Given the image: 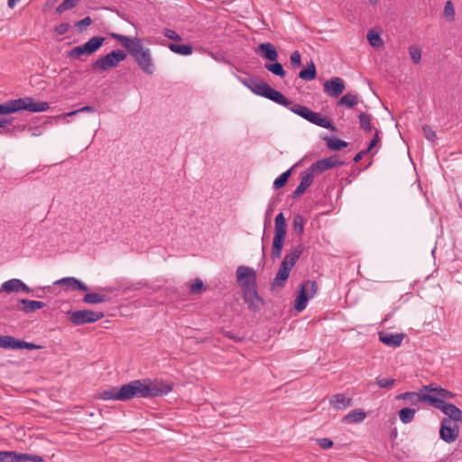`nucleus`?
<instances>
[{
    "label": "nucleus",
    "instance_id": "obj_61",
    "mask_svg": "<svg viewBox=\"0 0 462 462\" xmlns=\"http://www.w3.org/2000/svg\"><path fill=\"white\" fill-rule=\"evenodd\" d=\"M19 0H8V6L10 8H14V6L15 5L16 2H18Z\"/></svg>",
    "mask_w": 462,
    "mask_h": 462
},
{
    "label": "nucleus",
    "instance_id": "obj_19",
    "mask_svg": "<svg viewBox=\"0 0 462 462\" xmlns=\"http://www.w3.org/2000/svg\"><path fill=\"white\" fill-rule=\"evenodd\" d=\"M403 334H392V333H384L381 332L379 334V339L381 342L385 344L386 346L392 347L400 346L403 340Z\"/></svg>",
    "mask_w": 462,
    "mask_h": 462
},
{
    "label": "nucleus",
    "instance_id": "obj_27",
    "mask_svg": "<svg viewBox=\"0 0 462 462\" xmlns=\"http://www.w3.org/2000/svg\"><path fill=\"white\" fill-rule=\"evenodd\" d=\"M326 141L328 148L331 151H340L341 149L347 147L348 143L343 140L336 137L326 136L323 138Z\"/></svg>",
    "mask_w": 462,
    "mask_h": 462
},
{
    "label": "nucleus",
    "instance_id": "obj_41",
    "mask_svg": "<svg viewBox=\"0 0 462 462\" xmlns=\"http://www.w3.org/2000/svg\"><path fill=\"white\" fill-rule=\"evenodd\" d=\"M290 66L292 69H297L301 66V55L299 51H294L290 57Z\"/></svg>",
    "mask_w": 462,
    "mask_h": 462
},
{
    "label": "nucleus",
    "instance_id": "obj_34",
    "mask_svg": "<svg viewBox=\"0 0 462 462\" xmlns=\"http://www.w3.org/2000/svg\"><path fill=\"white\" fill-rule=\"evenodd\" d=\"M19 279H11L5 282L0 288V292L5 291L7 293L18 292L19 291Z\"/></svg>",
    "mask_w": 462,
    "mask_h": 462
},
{
    "label": "nucleus",
    "instance_id": "obj_14",
    "mask_svg": "<svg viewBox=\"0 0 462 462\" xmlns=\"http://www.w3.org/2000/svg\"><path fill=\"white\" fill-rule=\"evenodd\" d=\"M291 268L287 267L285 263H281L278 273H276L273 282L271 285L272 291H278L284 287L287 279L290 276Z\"/></svg>",
    "mask_w": 462,
    "mask_h": 462
},
{
    "label": "nucleus",
    "instance_id": "obj_17",
    "mask_svg": "<svg viewBox=\"0 0 462 462\" xmlns=\"http://www.w3.org/2000/svg\"><path fill=\"white\" fill-rule=\"evenodd\" d=\"M55 285L67 286L70 290H79L88 291L89 287L74 277H66L60 279L54 282Z\"/></svg>",
    "mask_w": 462,
    "mask_h": 462
},
{
    "label": "nucleus",
    "instance_id": "obj_16",
    "mask_svg": "<svg viewBox=\"0 0 462 462\" xmlns=\"http://www.w3.org/2000/svg\"><path fill=\"white\" fill-rule=\"evenodd\" d=\"M313 182V175L311 172L303 171L301 173V179L299 186L296 188V189L292 193V199H298L300 197L312 184Z\"/></svg>",
    "mask_w": 462,
    "mask_h": 462
},
{
    "label": "nucleus",
    "instance_id": "obj_63",
    "mask_svg": "<svg viewBox=\"0 0 462 462\" xmlns=\"http://www.w3.org/2000/svg\"><path fill=\"white\" fill-rule=\"evenodd\" d=\"M369 2H370L372 5H375V4L378 2V0H369Z\"/></svg>",
    "mask_w": 462,
    "mask_h": 462
},
{
    "label": "nucleus",
    "instance_id": "obj_25",
    "mask_svg": "<svg viewBox=\"0 0 462 462\" xmlns=\"http://www.w3.org/2000/svg\"><path fill=\"white\" fill-rule=\"evenodd\" d=\"M366 417V413L360 410V409H356V410H354L352 411H350L348 414H346L344 418H343V422H346V423H358V422H361L363 421Z\"/></svg>",
    "mask_w": 462,
    "mask_h": 462
},
{
    "label": "nucleus",
    "instance_id": "obj_53",
    "mask_svg": "<svg viewBox=\"0 0 462 462\" xmlns=\"http://www.w3.org/2000/svg\"><path fill=\"white\" fill-rule=\"evenodd\" d=\"M319 445L323 449H328L329 448L333 447V441L329 439L324 438V439H317Z\"/></svg>",
    "mask_w": 462,
    "mask_h": 462
},
{
    "label": "nucleus",
    "instance_id": "obj_31",
    "mask_svg": "<svg viewBox=\"0 0 462 462\" xmlns=\"http://www.w3.org/2000/svg\"><path fill=\"white\" fill-rule=\"evenodd\" d=\"M168 47L171 51L181 55H190L193 51L190 44H176L171 42L168 44Z\"/></svg>",
    "mask_w": 462,
    "mask_h": 462
},
{
    "label": "nucleus",
    "instance_id": "obj_35",
    "mask_svg": "<svg viewBox=\"0 0 462 462\" xmlns=\"http://www.w3.org/2000/svg\"><path fill=\"white\" fill-rule=\"evenodd\" d=\"M415 412H416V411L414 409L403 408L399 411L400 420L403 423H409L414 419Z\"/></svg>",
    "mask_w": 462,
    "mask_h": 462
},
{
    "label": "nucleus",
    "instance_id": "obj_18",
    "mask_svg": "<svg viewBox=\"0 0 462 462\" xmlns=\"http://www.w3.org/2000/svg\"><path fill=\"white\" fill-rule=\"evenodd\" d=\"M398 398L408 400L411 404H416L418 402H427L430 404V399H433V396L428 393L407 392L399 395Z\"/></svg>",
    "mask_w": 462,
    "mask_h": 462
},
{
    "label": "nucleus",
    "instance_id": "obj_5",
    "mask_svg": "<svg viewBox=\"0 0 462 462\" xmlns=\"http://www.w3.org/2000/svg\"><path fill=\"white\" fill-rule=\"evenodd\" d=\"M127 57V54L122 50H115L111 52L107 53L104 57L97 59L92 64V69L95 71L97 70H109L116 68L119 62L125 60Z\"/></svg>",
    "mask_w": 462,
    "mask_h": 462
},
{
    "label": "nucleus",
    "instance_id": "obj_64",
    "mask_svg": "<svg viewBox=\"0 0 462 462\" xmlns=\"http://www.w3.org/2000/svg\"><path fill=\"white\" fill-rule=\"evenodd\" d=\"M459 207H460V208H462V202L459 203Z\"/></svg>",
    "mask_w": 462,
    "mask_h": 462
},
{
    "label": "nucleus",
    "instance_id": "obj_8",
    "mask_svg": "<svg viewBox=\"0 0 462 462\" xmlns=\"http://www.w3.org/2000/svg\"><path fill=\"white\" fill-rule=\"evenodd\" d=\"M318 290V284L315 281L308 280L300 285L298 296L295 300L294 308L297 311H302L307 305L310 298H312Z\"/></svg>",
    "mask_w": 462,
    "mask_h": 462
},
{
    "label": "nucleus",
    "instance_id": "obj_15",
    "mask_svg": "<svg viewBox=\"0 0 462 462\" xmlns=\"http://www.w3.org/2000/svg\"><path fill=\"white\" fill-rule=\"evenodd\" d=\"M256 52L270 61H276L279 57L276 48L271 42L260 43L256 49Z\"/></svg>",
    "mask_w": 462,
    "mask_h": 462
},
{
    "label": "nucleus",
    "instance_id": "obj_13",
    "mask_svg": "<svg viewBox=\"0 0 462 462\" xmlns=\"http://www.w3.org/2000/svg\"><path fill=\"white\" fill-rule=\"evenodd\" d=\"M243 299L247 304L249 310L253 312H258L261 310V307L264 305V300L259 295L256 289L250 291H245V293H243Z\"/></svg>",
    "mask_w": 462,
    "mask_h": 462
},
{
    "label": "nucleus",
    "instance_id": "obj_56",
    "mask_svg": "<svg viewBox=\"0 0 462 462\" xmlns=\"http://www.w3.org/2000/svg\"><path fill=\"white\" fill-rule=\"evenodd\" d=\"M94 111H95L94 106H86L81 107L80 109H78V110H75L73 112L69 113L68 116H74V115H76V114H78L79 112H90V113H92Z\"/></svg>",
    "mask_w": 462,
    "mask_h": 462
},
{
    "label": "nucleus",
    "instance_id": "obj_45",
    "mask_svg": "<svg viewBox=\"0 0 462 462\" xmlns=\"http://www.w3.org/2000/svg\"><path fill=\"white\" fill-rule=\"evenodd\" d=\"M204 287L203 282L199 278H196L190 285L189 291L192 294L199 293Z\"/></svg>",
    "mask_w": 462,
    "mask_h": 462
},
{
    "label": "nucleus",
    "instance_id": "obj_2",
    "mask_svg": "<svg viewBox=\"0 0 462 462\" xmlns=\"http://www.w3.org/2000/svg\"><path fill=\"white\" fill-rule=\"evenodd\" d=\"M172 390L170 383L155 382L146 383L144 381L136 380L122 385L119 389L112 387L99 393L103 400L127 401L134 396L149 398L167 394Z\"/></svg>",
    "mask_w": 462,
    "mask_h": 462
},
{
    "label": "nucleus",
    "instance_id": "obj_4",
    "mask_svg": "<svg viewBox=\"0 0 462 462\" xmlns=\"http://www.w3.org/2000/svg\"><path fill=\"white\" fill-rule=\"evenodd\" d=\"M102 36H94L82 45L72 48L67 54L70 60H82V56H89L97 51L105 42Z\"/></svg>",
    "mask_w": 462,
    "mask_h": 462
},
{
    "label": "nucleus",
    "instance_id": "obj_59",
    "mask_svg": "<svg viewBox=\"0 0 462 462\" xmlns=\"http://www.w3.org/2000/svg\"><path fill=\"white\" fill-rule=\"evenodd\" d=\"M370 152V150L368 148L359 152L356 156L354 157V162H358L365 155L368 154Z\"/></svg>",
    "mask_w": 462,
    "mask_h": 462
},
{
    "label": "nucleus",
    "instance_id": "obj_11",
    "mask_svg": "<svg viewBox=\"0 0 462 462\" xmlns=\"http://www.w3.org/2000/svg\"><path fill=\"white\" fill-rule=\"evenodd\" d=\"M459 434L457 422L451 421L449 419H443L440 423L439 436L447 443L454 442Z\"/></svg>",
    "mask_w": 462,
    "mask_h": 462
},
{
    "label": "nucleus",
    "instance_id": "obj_57",
    "mask_svg": "<svg viewBox=\"0 0 462 462\" xmlns=\"http://www.w3.org/2000/svg\"><path fill=\"white\" fill-rule=\"evenodd\" d=\"M379 133V130H375L374 136L367 147L370 151L380 142Z\"/></svg>",
    "mask_w": 462,
    "mask_h": 462
},
{
    "label": "nucleus",
    "instance_id": "obj_52",
    "mask_svg": "<svg viewBox=\"0 0 462 462\" xmlns=\"http://www.w3.org/2000/svg\"><path fill=\"white\" fill-rule=\"evenodd\" d=\"M422 130H423V133H424V134H425V137H426L428 140H430V141H431V142H434V139H435V137H436V134H435V132L431 129V127H430V126H429V125H424V126L422 127Z\"/></svg>",
    "mask_w": 462,
    "mask_h": 462
},
{
    "label": "nucleus",
    "instance_id": "obj_55",
    "mask_svg": "<svg viewBox=\"0 0 462 462\" xmlns=\"http://www.w3.org/2000/svg\"><path fill=\"white\" fill-rule=\"evenodd\" d=\"M0 462H13L12 451H0Z\"/></svg>",
    "mask_w": 462,
    "mask_h": 462
},
{
    "label": "nucleus",
    "instance_id": "obj_21",
    "mask_svg": "<svg viewBox=\"0 0 462 462\" xmlns=\"http://www.w3.org/2000/svg\"><path fill=\"white\" fill-rule=\"evenodd\" d=\"M19 303L23 305L20 310L24 313H32L36 311L37 310L42 309L45 306V303L38 300H31L27 299H22L19 300Z\"/></svg>",
    "mask_w": 462,
    "mask_h": 462
},
{
    "label": "nucleus",
    "instance_id": "obj_62",
    "mask_svg": "<svg viewBox=\"0 0 462 462\" xmlns=\"http://www.w3.org/2000/svg\"><path fill=\"white\" fill-rule=\"evenodd\" d=\"M111 36L116 39V41L120 42V39L122 37V34H117V33H112Z\"/></svg>",
    "mask_w": 462,
    "mask_h": 462
},
{
    "label": "nucleus",
    "instance_id": "obj_29",
    "mask_svg": "<svg viewBox=\"0 0 462 462\" xmlns=\"http://www.w3.org/2000/svg\"><path fill=\"white\" fill-rule=\"evenodd\" d=\"M119 42L128 51L129 53H131V51H133V50L142 42V40L137 37L131 38L129 36L122 35Z\"/></svg>",
    "mask_w": 462,
    "mask_h": 462
},
{
    "label": "nucleus",
    "instance_id": "obj_26",
    "mask_svg": "<svg viewBox=\"0 0 462 462\" xmlns=\"http://www.w3.org/2000/svg\"><path fill=\"white\" fill-rule=\"evenodd\" d=\"M109 300H110V298L107 297L106 295L97 293V292L87 293L83 297V301L85 303H89V304L107 302Z\"/></svg>",
    "mask_w": 462,
    "mask_h": 462
},
{
    "label": "nucleus",
    "instance_id": "obj_1",
    "mask_svg": "<svg viewBox=\"0 0 462 462\" xmlns=\"http://www.w3.org/2000/svg\"><path fill=\"white\" fill-rule=\"evenodd\" d=\"M244 84L255 95L263 97L285 107H289L291 112L314 125L332 131L337 130L331 120L320 116L319 114L311 111L305 106L292 104V101L287 98L282 92L273 88L269 84L261 79H249L245 81Z\"/></svg>",
    "mask_w": 462,
    "mask_h": 462
},
{
    "label": "nucleus",
    "instance_id": "obj_39",
    "mask_svg": "<svg viewBox=\"0 0 462 462\" xmlns=\"http://www.w3.org/2000/svg\"><path fill=\"white\" fill-rule=\"evenodd\" d=\"M367 40L373 47H381L383 44V41L379 33L372 30L367 32Z\"/></svg>",
    "mask_w": 462,
    "mask_h": 462
},
{
    "label": "nucleus",
    "instance_id": "obj_23",
    "mask_svg": "<svg viewBox=\"0 0 462 462\" xmlns=\"http://www.w3.org/2000/svg\"><path fill=\"white\" fill-rule=\"evenodd\" d=\"M317 77L316 66L312 60L299 73V78L302 80L310 81Z\"/></svg>",
    "mask_w": 462,
    "mask_h": 462
},
{
    "label": "nucleus",
    "instance_id": "obj_36",
    "mask_svg": "<svg viewBox=\"0 0 462 462\" xmlns=\"http://www.w3.org/2000/svg\"><path fill=\"white\" fill-rule=\"evenodd\" d=\"M292 168L286 171L285 172L282 173L274 181H273V188L275 189H279L286 185L289 178L291 175Z\"/></svg>",
    "mask_w": 462,
    "mask_h": 462
},
{
    "label": "nucleus",
    "instance_id": "obj_6",
    "mask_svg": "<svg viewBox=\"0 0 462 462\" xmlns=\"http://www.w3.org/2000/svg\"><path fill=\"white\" fill-rule=\"evenodd\" d=\"M130 55L134 59L135 62L143 72L149 75L153 73L154 68L150 50L144 48L142 42L131 51Z\"/></svg>",
    "mask_w": 462,
    "mask_h": 462
},
{
    "label": "nucleus",
    "instance_id": "obj_58",
    "mask_svg": "<svg viewBox=\"0 0 462 462\" xmlns=\"http://www.w3.org/2000/svg\"><path fill=\"white\" fill-rule=\"evenodd\" d=\"M222 333L225 337L234 340V341H241L242 340V337L236 336V334H234L232 331H228V330H224L222 329Z\"/></svg>",
    "mask_w": 462,
    "mask_h": 462
},
{
    "label": "nucleus",
    "instance_id": "obj_38",
    "mask_svg": "<svg viewBox=\"0 0 462 462\" xmlns=\"http://www.w3.org/2000/svg\"><path fill=\"white\" fill-rule=\"evenodd\" d=\"M358 118L360 127L365 132H370L372 130L371 116L366 113H360Z\"/></svg>",
    "mask_w": 462,
    "mask_h": 462
},
{
    "label": "nucleus",
    "instance_id": "obj_33",
    "mask_svg": "<svg viewBox=\"0 0 462 462\" xmlns=\"http://www.w3.org/2000/svg\"><path fill=\"white\" fill-rule=\"evenodd\" d=\"M329 169L330 168L328 167V162L324 158V159L319 160V161L315 162L314 163H312L308 171L310 172H311L312 174L313 173L320 174Z\"/></svg>",
    "mask_w": 462,
    "mask_h": 462
},
{
    "label": "nucleus",
    "instance_id": "obj_43",
    "mask_svg": "<svg viewBox=\"0 0 462 462\" xmlns=\"http://www.w3.org/2000/svg\"><path fill=\"white\" fill-rule=\"evenodd\" d=\"M409 53L415 64H418L421 59V50L417 46H411L409 48Z\"/></svg>",
    "mask_w": 462,
    "mask_h": 462
},
{
    "label": "nucleus",
    "instance_id": "obj_24",
    "mask_svg": "<svg viewBox=\"0 0 462 462\" xmlns=\"http://www.w3.org/2000/svg\"><path fill=\"white\" fill-rule=\"evenodd\" d=\"M13 462H43L42 457L33 454H20L15 451H12Z\"/></svg>",
    "mask_w": 462,
    "mask_h": 462
},
{
    "label": "nucleus",
    "instance_id": "obj_9",
    "mask_svg": "<svg viewBox=\"0 0 462 462\" xmlns=\"http://www.w3.org/2000/svg\"><path fill=\"white\" fill-rule=\"evenodd\" d=\"M69 320L76 326L94 323L104 318V313L101 311H93L90 310H81L75 311H69Z\"/></svg>",
    "mask_w": 462,
    "mask_h": 462
},
{
    "label": "nucleus",
    "instance_id": "obj_49",
    "mask_svg": "<svg viewBox=\"0 0 462 462\" xmlns=\"http://www.w3.org/2000/svg\"><path fill=\"white\" fill-rule=\"evenodd\" d=\"M22 348L33 350V349H41V348H42V346L40 345H35L33 343H29V342L19 339L18 349H22Z\"/></svg>",
    "mask_w": 462,
    "mask_h": 462
},
{
    "label": "nucleus",
    "instance_id": "obj_32",
    "mask_svg": "<svg viewBox=\"0 0 462 462\" xmlns=\"http://www.w3.org/2000/svg\"><path fill=\"white\" fill-rule=\"evenodd\" d=\"M264 68L273 75L278 76L280 78H284L286 76V71L283 69L282 65L277 61L272 63H265Z\"/></svg>",
    "mask_w": 462,
    "mask_h": 462
},
{
    "label": "nucleus",
    "instance_id": "obj_7",
    "mask_svg": "<svg viewBox=\"0 0 462 462\" xmlns=\"http://www.w3.org/2000/svg\"><path fill=\"white\" fill-rule=\"evenodd\" d=\"M236 280L240 283L243 293L257 288L256 273L251 267L238 266L236 269Z\"/></svg>",
    "mask_w": 462,
    "mask_h": 462
},
{
    "label": "nucleus",
    "instance_id": "obj_28",
    "mask_svg": "<svg viewBox=\"0 0 462 462\" xmlns=\"http://www.w3.org/2000/svg\"><path fill=\"white\" fill-rule=\"evenodd\" d=\"M19 339L12 336L0 335V347L5 349H18Z\"/></svg>",
    "mask_w": 462,
    "mask_h": 462
},
{
    "label": "nucleus",
    "instance_id": "obj_10",
    "mask_svg": "<svg viewBox=\"0 0 462 462\" xmlns=\"http://www.w3.org/2000/svg\"><path fill=\"white\" fill-rule=\"evenodd\" d=\"M430 405L440 410L445 415L448 416L446 419H449L454 422L462 421V411L454 404L441 402L439 399L433 398L430 399Z\"/></svg>",
    "mask_w": 462,
    "mask_h": 462
},
{
    "label": "nucleus",
    "instance_id": "obj_44",
    "mask_svg": "<svg viewBox=\"0 0 462 462\" xmlns=\"http://www.w3.org/2000/svg\"><path fill=\"white\" fill-rule=\"evenodd\" d=\"M454 397H455V393H453L452 392H449L446 389H443L441 387L439 389L438 396H433V398L439 399L441 402H445V400H450Z\"/></svg>",
    "mask_w": 462,
    "mask_h": 462
},
{
    "label": "nucleus",
    "instance_id": "obj_3",
    "mask_svg": "<svg viewBox=\"0 0 462 462\" xmlns=\"http://www.w3.org/2000/svg\"><path fill=\"white\" fill-rule=\"evenodd\" d=\"M287 234V224L283 213H279L274 219V237L272 245V259L274 261L282 255Z\"/></svg>",
    "mask_w": 462,
    "mask_h": 462
},
{
    "label": "nucleus",
    "instance_id": "obj_30",
    "mask_svg": "<svg viewBox=\"0 0 462 462\" xmlns=\"http://www.w3.org/2000/svg\"><path fill=\"white\" fill-rule=\"evenodd\" d=\"M358 103L357 95H354L352 93H346L343 97L339 98L337 101V106H345L347 108H352Z\"/></svg>",
    "mask_w": 462,
    "mask_h": 462
},
{
    "label": "nucleus",
    "instance_id": "obj_48",
    "mask_svg": "<svg viewBox=\"0 0 462 462\" xmlns=\"http://www.w3.org/2000/svg\"><path fill=\"white\" fill-rule=\"evenodd\" d=\"M163 35L165 37H167L168 39H171V40L175 41V42H180L181 41L180 35L178 34L175 31H173L171 29L165 28L163 30Z\"/></svg>",
    "mask_w": 462,
    "mask_h": 462
},
{
    "label": "nucleus",
    "instance_id": "obj_22",
    "mask_svg": "<svg viewBox=\"0 0 462 462\" xmlns=\"http://www.w3.org/2000/svg\"><path fill=\"white\" fill-rule=\"evenodd\" d=\"M352 399L346 398L343 394L337 393L331 396L329 403L335 409H344L352 405Z\"/></svg>",
    "mask_w": 462,
    "mask_h": 462
},
{
    "label": "nucleus",
    "instance_id": "obj_12",
    "mask_svg": "<svg viewBox=\"0 0 462 462\" xmlns=\"http://www.w3.org/2000/svg\"><path fill=\"white\" fill-rule=\"evenodd\" d=\"M346 86L342 79L338 77L331 78L324 83V91L333 97H339L345 90Z\"/></svg>",
    "mask_w": 462,
    "mask_h": 462
},
{
    "label": "nucleus",
    "instance_id": "obj_51",
    "mask_svg": "<svg viewBox=\"0 0 462 462\" xmlns=\"http://www.w3.org/2000/svg\"><path fill=\"white\" fill-rule=\"evenodd\" d=\"M70 28V25L69 23H61L60 24H59L58 26L55 27V32L59 35H62V34H65L66 32H69Z\"/></svg>",
    "mask_w": 462,
    "mask_h": 462
},
{
    "label": "nucleus",
    "instance_id": "obj_60",
    "mask_svg": "<svg viewBox=\"0 0 462 462\" xmlns=\"http://www.w3.org/2000/svg\"><path fill=\"white\" fill-rule=\"evenodd\" d=\"M19 283V291H22L26 293L31 292V289L23 282L20 280Z\"/></svg>",
    "mask_w": 462,
    "mask_h": 462
},
{
    "label": "nucleus",
    "instance_id": "obj_47",
    "mask_svg": "<svg viewBox=\"0 0 462 462\" xmlns=\"http://www.w3.org/2000/svg\"><path fill=\"white\" fill-rule=\"evenodd\" d=\"M325 159L328 162V167L330 169L344 164V162L340 161V159L337 155H332V156L325 158Z\"/></svg>",
    "mask_w": 462,
    "mask_h": 462
},
{
    "label": "nucleus",
    "instance_id": "obj_50",
    "mask_svg": "<svg viewBox=\"0 0 462 462\" xmlns=\"http://www.w3.org/2000/svg\"><path fill=\"white\" fill-rule=\"evenodd\" d=\"M394 379H377L376 383L381 388L390 389L394 384Z\"/></svg>",
    "mask_w": 462,
    "mask_h": 462
},
{
    "label": "nucleus",
    "instance_id": "obj_46",
    "mask_svg": "<svg viewBox=\"0 0 462 462\" xmlns=\"http://www.w3.org/2000/svg\"><path fill=\"white\" fill-rule=\"evenodd\" d=\"M92 23V19L89 16L83 18L82 20L76 23L75 26L81 32L87 29Z\"/></svg>",
    "mask_w": 462,
    "mask_h": 462
},
{
    "label": "nucleus",
    "instance_id": "obj_42",
    "mask_svg": "<svg viewBox=\"0 0 462 462\" xmlns=\"http://www.w3.org/2000/svg\"><path fill=\"white\" fill-rule=\"evenodd\" d=\"M444 16L450 22L455 20V8L451 1H447L444 7Z\"/></svg>",
    "mask_w": 462,
    "mask_h": 462
},
{
    "label": "nucleus",
    "instance_id": "obj_20",
    "mask_svg": "<svg viewBox=\"0 0 462 462\" xmlns=\"http://www.w3.org/2000/svg\"><path fill=\"white\" fill-rule=\"evenodd\" d=\"M303 251L304 246L302 245H298L293 249H291V253L285 255L281 263H285L287 267L291 269L302 254Z\"/></svg>",
    "mask_w": 462,
    "mask_h": 462
},
{
    "label": "nucleus",
    "instance_id": "obj_37",
    "mask_svg": "<svg viewBox=\"0 0 462 462\" xmlns=\"http://www.w3.org/2000/svg\"><path fill=\"white\" fill-rule=\"evenodd\" d=\"M304 224L305 220L301 215L298 214L294 216L292 221V228L294 232H296L299 236H301L304 232Z\"/></svg>",
    "mask_w": 462,
    "mask_h": 462
},
{
    "label": "nucleus",
    "instance_id": "obj_54",
    "mask_svg": "<svg viewBox=\"0 0 462 462\" xmlns=\"http://www.w3.org/2000/svg\"><path fill=\"white\" fill-rule=\"evenodd\" d=\"M439 388L440 387L435 386L433 383H430L428 385H424L422 389H423V391H425L427 393H433V394H431L432 396H438Z\"/></svg>",
    "mask_w": 462,
    "mask_h": 462
},
{
    "label": "nucleus",
    "instance_id": "obj_40",
    "mask_svg": "<svg viewBox=\"0 0 462 462\" xmlns=\"http://www.w3.org/2000/svg\"><path fill=\"white\" fill-rule=\"evenodd\" d=\"M80 0H64L60 5L56 8V13L62 14L67 10H69L75 7Z\"/></svg>",
    "mask_w": 462,
    "mask_h": 462
}]
</instances>
